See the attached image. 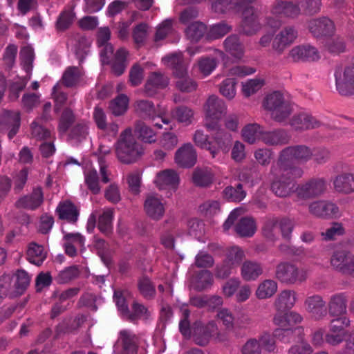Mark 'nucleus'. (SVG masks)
Listing matches in <instances>:
<instances>
[{"label":"nucleus","instance_id":"obj_3","mask_svg":"<svg viewBox=\"0 0 354 354\" xmlns=\"http://www.w3.org/2000/svg\"><path fill=\"white\" fill-rule=\"evenodd\" d=\"M115 153L118 160L124 164L133 163L143 154V149L133 137L130 128H127L120 135L115 143Z\"/></svg>","mask_w":354,"mask_h":354},{"label":"nucleus","instance_id":"obj_40","mask_svg":"<svg viewBox=\"0 0 354 354\" xmlns=\"http://www.w3.org/2000/svg\"><path fill=\"white\" fill-rule=\"evenodd\" d=\"M234 230L240 237H251L257 230L255 221L252 218L243 217L235 225Z\"/></svg>","mask_w":354,"mask_h":354},{"label":"nucleus","instance_id":"obj_30","mask_svg":"<svg viewBox=\"0 0 354 354\" xmlns=\"http://www.w3.org/2000/svg\"><path fill=\"white\" fill-rule=\"evenodd\" d=\"M192 180L196 187H208L213 183L214 174L207 167H196L192 173Z\"/></svg>","mask_w":354,"mask_h":354},{"label":"nucleus","instance_id":"obj_1","mask_svg":"<svg viewBox=\"0 0 354 354\" xmlns=\"http://www.w3.org/2000/svg\"><path fill=\"white\" fill-rule=\"evenodd\" d=\"M257 0H236L234 11L241 15V20L238 26L239 34L252 36L259 28V12L255 7Z\"/></svg>","mask_w":354,"mask_h":354},{"label":"nucleus","instance_id":"obj_64","mask_svg":"<svg viewBox=\"0 0 354 354\" xmlns=\"http://www.w3.org/2000/svg\"><path fill=\"white\" fill-rule=\"evenodd\" d=\"M232 30V26L225 21L213 25L208 33V36L212 39H218L223 37Z\"/></svg>","mask_w":354,"mask_h":354},{"label":"nucleus","instance_id":"obj_35","mask_svg":"<svg viewBox=\"0 0 354 354\" xmlns=\"http://www.w3.org/2000/svg\"><path fill=\"white\" fill-rule=\"evenodd\" d=\"M147 214L154 220L160 219L165 212L162 203L154 196H148L144 204Z\"/></svg>","mask_w":354,"mask_h":354},{"label":"nucleus","instance_id":"obj_47","mask_svg":"<svg viewBox=\"0 0 354 354\" xmlns=\"http://www.w3.org/2000/svg\"><path fill=\"white\" fill-rule=\"evenodd\" d=\"M246 196L243 189V185L238 183L236 187L227 186L223 191V196L225 199L231 202H240Z\"/></svg>","mask_w":354,"mask_h":354},{"label":"nucleus","instance_id":"obj_46","mask_svg":"<svg viewBox=\"0 0 354 354\" xmlns=\"http://www.w3.org/2000/svg\"><path fill=\"white\" fill-rule=\"evenodd\" d=\"M171 115L178 122L188 125L192 123L194 113L189 107L182 105L173 109L171 111Z\"/></svg>","mask_w":354,"mask_h":354},{"label":"nucleus","instance_id":"obj_13","mask_svg":"<svg viewBox=\"0 0 354 354\" xmlns=\"http://www.w3.org/2000/svg\"><path fill=\"white\" fill-rule=\"evenodd\" d=\"M197 154L193 145L185 144L175 153V161L182 168H191L196 162Z\"/></svg>","mask_w":354,"mask_h":354},{"label":"nucleus","instance_id":"obj_45","mask_svg":"<svg viewBox=\"0 0 354 354\" xmlns=\"http://www.w3.org/2000/svg\"><path fill=\"white\" fill-rule=\"evenodd\" d=\"M128 103V97L124 94H120L110 102L109 109L115 116H120L127 111Z\"/></svg>","mask_w":354,"mask_h":354},{"label":"nucleus","instance_id":"obj_55","mask_svg":"<svg viewBox=\"0 0 354 354\" xmlns=\"http://www.w3.org/2000/svg\"><path fill=\"white\" fill-rule=\"evenodd\" d=\"M300 12L305 15H313L320 10L321 0H296Z\"/></svg>","mask_w":354,"mask_h":354},{"label":"nucleus","instance_id":"obj_11","mask_svg":"<svg viewBox=\"0 0 354 354\" xmlns=\"http://www.w3.org/2000/svg\"><path fill=\"white\" fill-rule=\"evenodd\" d=\"M280 155L283 159L295 160L299 163H305L312 158L313 151L306 145H299L286 147L280 152Z\"/></svg>","mask_w":354,"mask_h":354},{"label":"nucleus","instance_id":"obj_62","mask_svg":"<svg viewBox=\"0 0 354 354\" xmlns=\"http://www.w3.org/2000/svg\"><path fill=\"white\" fill-rule=\"evenodd\" d=\"M20 58L23 64V68L26 73H29L32 68V62L34 60V51L31 46H24L20 51Z\"/></svg>","mask_w":354,"mask_h":354},{"label":"nucleus","instance_id":"obj_63","mask_svg":"<svg viewBox=\"0 0 354 354\" xmlns=\"http://www.w3.org/2000/svg\"><path fill=\"white\" fill-rule=\"evenodd\" d=\"M176 88L183 93H192L197 88V83L188 75L178 78L175 82Z\"/></svg>","mask_w":354,"mask_h":354},{"label":"nucleus","instance_id":"obj_21","mask_svg":"<svg viewBox=\"0 0 354 354\" xmlns=\"http://www.w3.org/2000/svg\"><path fill=\"white\" fill-rule=\"evenodd\" d=\"M44 201V194L41 187L35 188L30 195L20 198L15 203L17 208L35 209L37 208Z\"/></svg>","mask_w":354,"mask_h":354},{"label":"nucleus","instance_id":"obj_48","mask_svg":"<svg viewBox=\"0 0 354 354\" xmlns=\"http://www.w3.org/2000/svg\"><path fill=\"white\" fill-rule=\"evenodd\" d=\"M273 336L285 342H290L295 334L300 336L302 333V328L300 327H281L279 326L273 331Z\"/></svg>","mask_w":354,"mask_h":354},{"label":"nucleus","instance_id":"obj_61","mask_svg":"<svg viewBox=\"0 0 354 354\" xmlns=\"http://www.w3.org/2000/svg\"><path fill=\"white\" fill-rule=\"evenodd\" d=\"M138 289L145 298L151 299L156 294V289L151 281L147 276H143L138 280Z\"/></svg>","mask_w":354,"mask_h":354},{"label":"nucleus","instance_id":"obj_39","mask_svg":"<svg viewBox=\"0 0 354 354\" xmlns=\"http://www.w3.org/2000/svg\"><path fill=\"white\" fill-rule=\"evenodd\" d=\"M207 26L203 22L196 21L190 23L185 32L187 38L192 43L198 42L207 32Z\"/></svg>","mask_w":354,"mask_h":354},{"label":"nucleus","instance_id":"obj_56","mask_svg":"<svg viewBox=\"0 0 354 354\" xmlns=\"http://www.w3.org/2000/svg\"><path fill=\"white\" fill-rule=\"evenodd\" d=\"M113 212L112 211H106L104 212L102 215L100 216L98 218V229L100 231L108 236L112 233L113 226H112V220H113Z\"/></svg>","mask_w":354,"mask_h":354},{"label":"nucleus","instance_id":"obj_22","mask_svg":"<svg viewBox=\"0 0 354 354\" xmlns=\"http://www.w3.org/2000/svg\"><path fill=\"white\" fill-rule=\"evenodd\" d=\"M335 190L340 194H350L354 193V174L342 172L333 180Z\"/></svg>","mask_w":354,"mask_h":354},{"label":"nucleus","instance_id":"obj_5","mask_svg":"<svg viewBox=\"0 0 354 354\" xmlns=\"http://www.w3.org/2000/svg\"><path fill=\"white\" fill-rule=\"evenodd\" d=\"M275 278L281 283L292 285L304 281L306 277L302 270L294 263L281 261L275 268Z\"/></svg>","mask_w":354,"mask_h":354},{"label":"nucleus","instance_id":"obj_12","mask_svg":"<svg viewBox=\"0 0 354 354\" xmlns=\"http://www.w3.org/2000/svg\"><path fill=\"white\" fill-rule=\"evenodd\" d=\"M169 83V79L165 74L154 71L150 73L145 84V93L148 97H153L158 90L165 88Z\"/></svg>","mask_w":354,"mask_h":354},{"label":"nucleus","instance_id":"obj_25","mask_svg":"<svg viewBox=\"0 0 354 354\" xmlns=\"http://www.w3.org/2000/svg\"><path fill=\"white\" fill-rule=\"evenodd\" d=\"M206 115L212 120H219L226 113L225 102L216 95L209 97L206 102Z\"/></svg>","mask_w":354,"mask_h":354},{"label":"nucleus","instance_id":"obj_18","mask_svg":"<svg viewBox=\"0 0 354 354\" xmlns=\"http://www.w3.org/2000/svg\"><path fill=\"white\" fill-rule=\"evenodd\" d=\"M309 210L316 216L328 218L336 216L339 208L334 203L320 201L312 203L309 206Z\"/></svg>","mask_w":354,"mask_h":354},{"label":"nucleus","instance_id":"obj_10","mask_svg":"<svg viewBox=\"0 0 354 354\" xmlns=\"http://www.w3.org/2000/svg\"><path fill=\"white\" fill-rule=\"evenodd\" d=\"M330 263L336 270L354 277V255L346 250L335 251Z\"/></svg>","mask_w":354,"mask_h":354},{"label":"nucleus","instance_id":"obj_20","mask_svg":"<svg viewBox=\"0 0 354 354\" xmlns=\"http://www.w3.org/2000/svg\"><path fill=\"white\" fill-rule=\"evenodd\" d=\"M118 342L122 349L120 354H137L138 350V337L131 331L123 330L120 332Z\"/></svg>","mask_w":354,"mask_h":354},{"label":"nucleus","instance_id":"obj_6","mask_svg":"<svg viewBox=\"0 0 354 354\" xmlns=\"http://www.w3.org/2000/svg\"><path fill=\"white\" fill-rule=\"evenodd\" d=\"M335 77L336 88L341 95H354V57L351 64L344 68L343 75H342L341 70L337 69Z\"/></svg>","mask_w":354,"mask_h":354},{"label":"nucleus","instance_id":"obj_41","mask_svg":"<svg viewBox=\"0 0 354 354\" xmlns=\"http://www.w3.org/2000/svg\"><path fill=\"white\" fill-rule=\"evenodd\" d=\"M293 187L294 183L282 179L279 176L272 180L270 189L277 196L283 198L288 196L292 192Z\"/></svg>","mask_w":354,"mask_h":354},{"label":"nucleus","instance_id":"obj_49","mask_svg":"<svg viewBox=\"0 0 354 354\" xmlns=\"http://www.w3.org/2000/svg\"><path fill=\"white\" fill-rule=\"evenodd\" d=\"M244 257L243 250L238 246H233L227 250L223 260L234 268L241 263Z\"/></svg>","mask_w":354,"mask_h":354},{"label":"nucleus","instance_id":"obj_17","mask_svg":"<svg viewBox=\"0 0 354 354\" xmlns=\"http://www.w3.org/2000/svg\"><path fill=\"white\" fill-rule=\"evenodd\" d=\"M279 166L280 176L282 179L293 183V180L297 178H300L303 175V170L301 167L292 164L289 159H283V157L279 155L277 162Z\"/></svg>","mask_w":354,"mask_h":354},{"label":"nucleus","instance_id":"obj_52","mask_svg":"<svg viewBox=\"0 0 354 354\" xmlns=\"http://www.w3.org/2000/svg\"><path fill=\"white\" fill-rule=\"evenodd\" d=\"M277 290V283L273 280L267 279L259 286L256 295L259 299H266L272 297Z\"/></svg>","mask_w":354,"mask_h":354},{"label":"nucleus","instance_id":"obj_36","mask_svg":"<svg viewBox=\"0 0 354 354\" xmlns=\"http://www.w3.org/2000/svg\"><path fill=\"white\" fill-rule=\"evenodd\" d=\"M263 273L261 265L256 261H245L241 266L242 278L247 281L257 279Z\"/></svg>","mask_w":354,"mask_h":354},{"label":"nucleus","instance_id":"obj_14","mask_svg":"<svg viewBox=\"0 0 354 354\" xmlns=\"http://www.w3.org/2000/svg\"><path fill=\"white\" fill-rule=\"evenodd\" d=\"M308 28L316 37L331 36L335 29L333 21L325 17L310 21Z\"/></svg>","mask_w":354,"mask_h":354},{"label":"nucleus","instance_id":"obj_24","mask_svg":"<svg viewBox=\"0 0 354 354\" xmlns=\"http://www.w3.org/2000/svg\"><path fill=\"white\" fill-rule=\"evenodd\" d=\"M297 36V32L293 27L288 26L284 28L276 36L272 42V48L279 53H281L284 48L290 45Z\"/></svg>","mask_w":354,"mask_h":354},{"label":"nucleus","instance_id":"obj_9","mask_svg":"<svg viewBox=\"0 0 354 354\" xmlns=\"http://www.w3.org/2000/svg\"><path fill=\"white\" fill-rule=\"evenodd\" d=\"M21 125V117L19 111L6 110L0 115V131L7 133L10 140L18 133Z\"/></svg>","mask_w":354,"mask_h":354},{"label":"nucleus","instance_id":"obj_57","mask_svg":"<svg viewBox=\"0 0 354 354\" xmlns=\"http://www.w3.org/2000/svg\"><path fill=\"white\" fill-rule=\"evenodd\" d=\"M75 121V116L70 108H66L63 111L59 122V131L62 133H66L71 125Z\"/></svg>","mask_w":354,"mask_h":354},{"label":"nucleus","instance_id":"obj_16","mask_svg":"<svg viewBox=\"0 0 354 354\" xmlns=\"http://www.w3.org/2000/svg\"><path fill=\"white\" fill-rule=\"evenodd\" d=\"M162 62L171 68L176 79L187 75V65L182 54L174 53L165 56L162 58Z\"/></svg>","mask_w":354,"mask_h":354},{"label":"nucleus","instance_id":"obj_8","mask_svg":"<svg viewBox=\"0 0 354 354\" xmlns=\"http://www.w3.org/2000/svg\"><path fill=\"white\" fill-rule=\"evenodd\" d=\"M217 325L211 321L204 325L201 321H196L192 324V337L194 342L201 346L208 344L211 337L217 333Z\"/></svg>","mask_w":354,"mask_h":354},{"label":"nucleus","instance_id":"obj_34","mask_svg":"<svg viewBox=\"0 0 354 354\" xmlns=\"http://www.w3.org/2000/svg\"><path fill=\"white\" fill-rule=\"evenodd\" d=\"M296 301V293L293 290H283L275 301L277 313H283L291 309Z\"/></svg>","mask_w":354,"mask_h":354},{"label":"nucleus","instance_id":"obj_50","mask_svg":"<svg viewBox=\"0 0 354 354\" xmlns=\"http://www.w3.org/2000/svg\"><path fill=\"white\" fill-rule=\"evenodd\" d=\"M194 141L195 144L201 149H205L211 153L212 157L214 158L218 153V149L216 146L208 141V136L205 135L201 130H197L194 135Z\"/></svg>","mask_w":354,"mask_h":354},{"label":"nucleus","instance_id":"obj_44","mask_svg":"<svg viewBox=\"0 0 354 354\" xmlns=\"http://www.w3.org/2000/svg\"><path fill=\"white\" fill-rule=\"evenodd\" d=\"M135 133L145 142L152 143L156 141L153 130L142 121H137L135 124Z\"/></svg>","mask_w":354,"mask_h":354},{"label":"nucleus","instance_id":"obj_27","mask_svg":"<svg viewBox=\"0 0 354 354\" xmlns=\"http://www.w3.org/2000/svg\"><path fill=\"white\" fill-rule=\"evenodd\" d=\"M307 311L315 319H319L326 314L325 301L319 295L308 297L305 301Z\"/></svg>","mask_w":354,"mask_h":354},{"label":"nucleus","instance_id":"obj_7","mask_svg":"<svg viewBox=\"0 0 354 354\" xmlns=\"http://www.w3.org/2000/svg\"><path fill=\"white\" fill-rule=\"evenodd\" d=\"M326 181L322 178H312L298 185L297 195L303 199L317 198L326 191Z\"/></svg>","mask_w":354,"mask_h":354},{"label":"nucleus","instance_id":"obj_53","mask_svg":"<svg viewBox=\"0 0 354 354\" xmlns=\"http://www.w3.org/2000/svg\"><path fill=\"white\" fill-rule=\"evenodd\" d=\"M80 274L78 266L73 265L66 268L64 270L59 272L55 280L58 284H64L70 282L76 279Z\"/></svg>","mask_w":354,"mask_h":354},{"label":"nucleus","instance_id":"obj_54","mask_svg":"<svg viewBox=\"0 0 354 354\" xmlns=\"http://www.w3.org/2000/svg\"><path fill=\"white\" fill-rule=\"evenodd\" d=\"M262 136V127L258 124H249L242 130L243 140L249 144H254L257 140V134Z\"/></svg>","mask_w":354,"mask_h":354},{"label":"nucleus","instance_id":"obj_28","mask_svg":"<svg viewBox=\"0 0 354 354\" xmlns=\"http://www.w3.org/2000/svg\"><path fill=\"white\" fill-rule=\"evenodd\" d=\"M291 124L297 130L300 131L317 129L322 124L317 118L305 113L295 115Z\"/></svg>","mask_w":354,"mask_h":354},{"label":"nucleus","instance_id":"obj_2","mask_svg":"<svg viewBox=\"0 0 354 354\" xmlns=\"http://www.w3.org/2000/svg\"><path fill=\"white\" fill-rule=\"evenodd\" d=\"M30 277L24 270L15 274H4L0 277V302L5 297L14 299L24 294L28 287Z\"/></svg>","mask_w":354,"mask_h":354},{"label":"nucleus","instance_id":"obj_59","mask_svg":"<svg viewBox=\"0 0 354 354\" xmlns=\"http://www.w3.org/2000/svg\"><path fill=\"white\" fill-rule=\"evenodd\" d=\"M213 138L216 145V149H218V152L220 149L223 151L228 149L231 142V135L229 133L223 129H218Z\"/></svg>","mask_w":354,"mask_h":354},{"label":"nucleus","instance_id":"obj_15","mask_svg":"<svg viewBox=\"0 0 354 354\" xmlns=\"http://www.w3.org/2000/svg\"><path fill=\"white\" fill-rule=\"evenodd\" d=\"M214 283L213 275L211 271L204 269L196 272L190 278L189 288L197 292H202L210 288Z\"/></svg>","mask_w":354,"mask_h":354},{"label":"nucleus","instance_id":"obj_29","mask_svg":"<svg viewBox=\"0 0 354 354\" xmlns=\"http://www.w3.org/2000/svg\"><path fill=\"white\" fill-rule=\"evenodd\" d=\"M290 55L295 61L313 62L319 58L317 50L311 46H299L293 48Z\"/></svg>","mask_w":354,"mask_h":354},{"label":"nucleus","instance_id":"obj_33","mask_svg":"<svg viewBox=\"0 0 354 354\" xmlns=\"http://www.w3.org/2000/svg\"><path fill=\"white\" fill-rule=\"evenodd\" d=\"M261 139L267 145H282L288 143L290 136L284 129H279L272 131H263Z\"/></svg>","mask_w":354,"mask_h":354},{"label":"nucleus","instance_id":"obj_4","mask_svg":"<svg viewBox=\"0 0 354 354\" xmlns=\"http://www.w3.org/2000/svg\"><path fill=\"white\" fill-rule=\"evenodd\" d=\"M263 105L271 114V118L277 122H284L292 113V108L289 100L285 99L283 94L274 91L266 96Z\"/></svg>","mask_w":354,"mask_h":354},{"label":"nucleus","instance_id":"obj_60","mask_svg":"<svg viewBox=\"0 0 354 354\" xmlns=\"http://www.w3.org/2000/svg\"><path fill=\"white\" fill-rule=\"evenodd\" d=\"M236 80L235 78H227L219 86V91L222 95L232 100L236 95Z\"/></svg>","mask_w":354,"mask_h":354},{"label":"nucleus","instance_id":"obj_38","mask_svg":"<svg viewBox=\"0 0 354 354\" xmlns=\"http://www.w3.org/2000/svg\"><path fill=\"white\" fill-rule=\"evenodd\" d=\"M301 321V317L298 313L293 311H286L283 313H277L273 322L275 325L281 327L295 328L294 325Z\"/></svg>","mask_w":354,"mask_h":354},{"label":"nucleus","instance_id":"obj_42","mask_svg":"<svg viewBox=\"0 0 354 354\" xmlns=\"http://www.w3.org/2000/svg\"><path fill=\"white\" fill-rule=\"evenodd\" d=\"M27 259L31 263L40 266L46 258L44 248L34 242L30 243L27 251Z\"/></svg>","mask_w":354,"mask_h":354},{"label":"nucleus","instance_id":"obj_51","mask_svg":"<svg viewBox=\"0 0 354 354\" xmlns=\"http://www.w3.org/2000/svg\"><path fill=\"white\" fill-rule=\"evenodd\" d=\"M136 112L142 118L153 117L156 113L154 104L149 100H140L135 102Z\"/></svg>","mask_w":354,"mask_h":354},{"label":"nucleus","instance_id":"obj_37","mask_svg":"<svg viewBox=\"0 0 354 354\" xmlns=\"http://www.w3.org/2000/svg\"><path fill=\"white\" fill-rule=\"evenodd\" d=\"M225 50L236 59H240L244 54V47L237 35L228 36L224 41Z\"/></svg>","mask_w":354,"mask_h":354},{"label":"nucleus","instance_id":"obj_32","mask_svg":"<svg viewBox=\"0 0 354 354\" xmlns=\"http://www.w3.org/2000/svg\"><path fill=\"white\" fill-rule=\"evenodd\" d=\"M87 320V317L82 314L77 315L73 319H65L56 327L57 335L61 333H73L78 330Z\"/></svg>","mask_w":354,"mask_h":354},{"label":"nucleus","instance_id":"obj_31","mask_svg":"<svg viewBox=\"0 0 354 354\" xmlns=\"http://www.w3.org/2000/svg\"><path fill=\"white\" fill-rule=\"evenodd\" d=\"M272 12L274 15L295 17L300 13L297 3L294 4L291 1L277 0L272 7Z\"/></svg>","mask_w":354,"mask_h":354},{"label":"nucleus","instance_id":"obj_26","mask_svg":"<svg viewBox=\"0 0 354 354\" xmlns=\"http://www.w3.org/2000/svg\"><path fill=\"white\" fill-rule=\"evenodd\" d=\"M56 212L61 220L75 223L78 219L80 212L77 207L69 200L60 202L57 207Z\"/></svg>","mask_w":354,"mask_h":354},{"label":"nucleus","instance_id":"obj_43","mask_svg":"<svg viewBox=\"0 0 354 354\" xmlns=\"http://www.w3.org/2000/svg\"><path fill=\"white\" fill-rule=\"evenodd\" d=\"M64 239L66 241L64 244L65 253L71 257L77 255V249L70 241L77 242L80 246H83L84 243V238L80 233H67L64 235Z\"/></svg>","mask_w":354,"mask_h":354},{"label":"nucleus","instance_id":"obj_23","mask_svg":"<svg viewBox=\"0 0 354 354\" xmlns=\"http://www.w3.org/2000/svg\"><path fill=\"white\" fill-rule=\"evenodd\" d=\"M348 297L344 292L332 295L328 304V313L333 317L344 315L346 313Z\"/></svg>","mask_w":354,"mask_h":354},{"label":"nucleus","instance_id":"obj_58","mask_svg":"<svg viewBox=\"0 0 354 354\" xmlns=\"http://www.w3.org/2000/svg\"><path fill=\"white\" fill-rule=\"evenodd\" d=\"M81 74L76 66L68 67L63 74L62 82L66 87H73L80 80Z\"/></svg>","mask_w":354,"mask_h":354},{"label":"nucleus","instance_id":"obj_19","mask_svg":"<svg viewBox=\"0 0 354 354\" xmlns=\"http://www.w3.org/2000/svg\"><path fill=\"white\" fill-rule=\"evenodd\" d=\"M179 182V176L174 169H165L158 173L155 180V183L160 189H165L167 187L176 189Z\"/></svg>","mask_w":354,"mask_h":354}]
</instances>
